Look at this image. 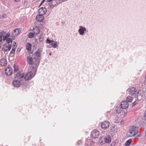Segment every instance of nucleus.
<instances>
[{
  "label": "nucleus",
  "instance_id": "obj_28",
  "mask_svg": "<svg viewBox=\"0 0 146 146\" xmlns=\"http://www.w3.org/2000/svg\"><path fill=\"white\" fill-rule=\"evenodd\" d=\"M24 74L23 73L21 74L20 77L19 78V79L21 80H22L25 79Z\"/></svg>",
  "mask_w": 146,
  "mask_h": 146
},
{
  "label": "nucleus",
  "instance_id": "obj_13",
  "mask_svg": "<svg viewBox=\"0 0 146 146\" xmlns=\"http://www.w3.org/2000/svg\"><path fill=\"white\" fill-rule=\"evenodd\" d=\"M40 31V28L38 27H35L33 29V32L34 34L37 35L38 34Z\"/></svg>",
  "mask_w": 146,
  "mask_h": 146
},
{
  "label": "nucleus",
  "instance_id": "obj_2",
  "mask_svg": "<svg viewBox=\"0 0 146 146\" xmlns=\"http://www.w3.org/2000/svg\"><path fill=\"white\" fill-rule=\"evenodd\" d=\"M139 131V127L134 126L130 127L127 133V135L128 137H131L136 135Z\"/></svg>",
  "mask_w": 146,
  "mask_h": 146
},
{
  "label": "nucleus",
  "instance_id": "obj_31",
  "mask_svg": "<svg viewBox=\"0 0 146 146\" xmlns=\"http://www.w3.org/2000/svg\"><path fill=\"white\" fill-rule=\"evenodd\" d=\"M28 37L30 38H32L34 37V34L32 33H30L28 35Z\"/></svg>",
  "mask_w": 146,
  "mask_h": 146
},
{
  "label": "nucleus",
  "instance_id": "obj_27",
  "mask_svg": "<svg viewBox=\"0 0 146 146\" xmlns=\"http://www.w3.org/2000/svg\"><path fill=\"white\" fill-rule=\"evenodd\" d=\"M44 38L42 35H40L39 38L38 40L39 42H42Z\"/></svg>",
  "mask_w": 146,
  "mask_h": 146
},
{
  "label": "nucleus",
  "instance_id": "obj_42",
  "mask_svg": "<svg viewBox=\"0 0 146 146\" xmlns=\"http://www.w3.org/2000/svg\"><path fill=\"white\" fill-rule=\"evenodd\" d=\"M15 1L16 2H18L19 0H15Z\"/></svg>",
  "mask_w": 146,
  "mask_h": 146
},
{
  "label": "nucleus",
  "instance_id": "obj_24",
  "mask_svg": "<svg viewBox=\"0 0 146 146\" xmlns=\"http://www.w3.org/2000/svg\"><path fill=\"white\" fill-rule=\"evenodd\" d=\"M10 34L9 33H7L5 35L3 38V40L5 41L6 40V39L9 37L10 36Z\"/></svg>",
  "mask_w": 146,
  "mask_h": 146
},
{
  "label": "nucleus",
  "instance_id": "obj_4",
  "mask_svg": "<svg viewBox=\"0 0 146 146\" xmlns=\"http://www.w3.org/2000/svg\"><path fill=\"white\" fill-rule=\"evenodd\" d=\"M129 94L130 95H135L138 96V94H139V92L138 91H137L135 88L133 87L129 89Z\"/></svg>",
  "mask_w": 146,
  "mask_h": 146
},
{
  "label": "nucleus",
  "instance_id": "obj_44",
  "mask_svg": "<svg viewBox=\"0 0 146 146\" xmlns=\"http://www.w3.org/2000/svg\"><path fill=\"white\" fill-rule=\"evenodd\" d=\"M58 0V1H62V0Z\"/></svg>",
  "mask_w": 146,
  "mask_h": 146
},
{
  "label": "nucleus",
  "instance_id": "obj_34",
  "mask_svg": "<svg viewBox=\"0 0 146 146\" xmlns=\"http://www.w3.org/2000/svg\"><path fill=\"white\" fill-rule=\"evenodd\" d=\"M16 49V48H12V49L10 52V53L12 54L14 53L15 52Z\"/></svg>",
  "mask_w": 146,
  "mask_h": 146
},
{
  "label": "nucleus",
  "instance_id": "obj_40",
  "mask_svg": "<svg viewBox=\"0 0 146 146\" xmlns=\"http://www.w3.org/2000/svg\"><path fill=\"white\" fill-rule=\"evenodd\" d=\"M136 104V102H134L133 103L132 106H134Z\"/></svg>",
  "mask_w": 146,
  "mask_h": 146
},
{
  "label": "nucleus",
  "instance_id": "obj_12",
  "mask_svg": "<svg viewBox=\"0 0 146 146\" xmlns=\"http://www.w3.org/2000/svg\"><path fill=\"white\" fill-rule=\"evenodd\" d=\"M129 106V104L127 102L123 101L122 102L121 104V106L122 108L123 109H125L127 108Z\"/></svg>",
  "mask_w": 146,
  "mask_h": 146
},
{
  "label": "nucleus",
  "instance_id": "obj_22",
  "mask_svg": "<svg viewBox=\"0 0 146 146\" xmlns=\"http://www.w3.org/2000/svg\"><path fill=\"white\" fill-rule=\"evenodd\" d=\"M116 123H121L122 122L123 119L121 117H117L116 118Z\"/></svg>",
  "mask_w": 146,
  "mask_h": 146
},
{
  "label": "nucleus",
  "instance_id": "obj_9",
  "mask_svg": "<svg viewBox=\"0 0 146 146\" xmlns=\"http://www.w3.org/2000/svg\"><path fill=\"white\" fill-rule=\"evenodd\" d=\"M109 125V122L108 121H105L102 123L101 126L102 128L106 129L108 128Z\"/></svg>",
  "mask_w": 146,
  "mask_h": 146
},
{
  "label": "nucleus",
  "instance_id": "obj_18",
  "mask_svg": "<svg viewBox=\"0 0 146 146\" xmlns=\"http://www.w3.org/2000/svg\"><path fill=\"white\" fill-rule=\"evenodd\" d=\"M104 139L105 142L108 143H109L111 141L110 136L108 135L105 137Z\"/></svg>",
  "mask_w": 146,
  "mask_h": 146
},
{
  "label": "nucleus",
  "instance_id": "obj_20",
  "mask_svg": "<svg viewBox=\"0 0 146 146\" xmlns=\"http://www.w3.org/2000/svg\"><path fill=\"white\" fill-rule=\"evenodd\" d=\"M51 43L52 47L54 48H56L58 46L57 44V42L56 41L52 40Z\"/></svg>",
  "mask_w": 146,
  "mask_h": 146
},
{
  "label": "nucleus",
  "instance_id": "obj_25",
  "mask_svg": "<svg viewBox=\"0 0 146 146\" xmlns=\"http://www.w3.org/2000/svg\"><path fill=\"white\" fill-rule=\"evenodd\" d=\"M126 100L129 102H131L133 100V98L130 96H129L127 97Z\"/></svg>",
  "mask_w": 146,
  "mask_h": 146
},
{
  "label": "nucleus",
  "instance_id": "obj_36",
  "mask_svg": "<svg viewBox=\"0 0 146 146\" xmlns=\"http://www.w3.org/2000/svg\"><path fill=\"white\" fill-rule=\"evenodd\" d=\"M21 74L19 73H17V74L16 75V76L17 77H19L21 75Z\"/></svg>",
  "mask_w": 146,
  "mask_h": 146
},
{
  "label": "nucleus",
  "instance_id": "obj_33",
  "mask_svg": "<svg viewBox=\"0 0 146 146\" xmlns=\"http://www.w3.org/2000/svg\"><path fill=\"white\" fill-rule=\"evenodd\" d=\"M17 45L16 42H14L13 43V48H16Z\"/></svg>",
  "mask_w": 146,
  "mask_h": 146
},
{
  "label": "nucleus",
  "instance_id": "obj_15",
  "mask_svg": "<svg viewBox=\"0 0 146 146\" xmlns=\"http://www.w3.org/2000/svg\"><path fill=\"white\" fill-rule=\"evenodd\" d=\"M41 54L38 52H36L35 53V54H34V55L35 56L34 57V60L37 61V62H38V59L39 58V57L41 55Z\"/></svg>",
  "mask_w": 146,
  "mask_h": 146
},
{
  "label": "nucleus",
  "instance_id": "obj_35",
  "mask_svg": "<svg viewBox=\"0 0 146 146\" xmlns=\"http://www.w3.org/2000/svg\"><path fill=\"white\" fill-rule=\"evenodd\" d=\"M52 40H50L48 38H47L46 40V43H51Z\"/></svg>",
  "mask_w": 146,
  "mask_h": 146
},
{
  "label": "nucleus",
  "instance_id": "obj_38",
  "mask_svg": "<svg viewBox=\"0 0 146 146\" xmlns=\"http://www.w3.org/2000/svg\"><path fill=\"white\" fill-rule=\"evenodd\" d=\"M45 0H43V1H42L41 2V3L40 4V6L42 5L43 4V3H44V1Z\"/></svg>",
  "mask_w": 146,
  "mask_h": 146
},
{
  "label": "nucleus",
  "instance_id": "obj_6",
  "mask_svg": "<svg viewBox=\"0 0 146 146\" xmlns=\"http://www.w3.org/2000/svg\"><path fill=\"white\" fill-rule=\"evenodd\" d=\"M86 30V29L85 27L81 26H80L78 32L80 35H84V32Z\"/></svg>",
  "mask_w": 146,
  "mask_h": 146
},
{
  "label": "nucleus",
  "instance_id": "obj_7",
  "mask_svg": "<svg viewBox=\"0 0 146 146\" xmlns=\"http://www.w3.org/2000/svg\"><path fill=\"white\" fill-rule=\"evenodd\" d=\"M99 135V132L96 130H94L91 132V136L93 138L95 139L98 138Z\"/></svg>",
  "mask_w": 146,
  "mask_h": 146
},
{
  "label": "nucleus",
  "instance_id": "obj_32",
  "mask_svg": "<svg viewBox=\"0 0 146 146\" xmlns=\"http://www.w3.org/2000/svg\"><path fill=\"white\" fill-rule=\"evenodd\" d=\"M48 4L49 5V7L50 8V9H52L54 7L52 3H48L47 4V5Z\"/></svg>",
  "mask_w": 146,
  "mask_h": 146
},
{
  "label": "nucleus",
  "instance_id": "obj_37",
  "mask_svg": "<svg viewBox=\"0 0 146 146\" xmlns=\"http://www.w3.org/2000/svg\"><path fill=\"white\" fill-rule=\"evenodd\" d=\"M2 37L0 35V44H1L2 43Z\"/></svg>",
  "mask_w": 146,
  "mask_h": 146
},
{
  "label": "nucleus",
  "instance_id": "obj_23",
  "mask_svg": "<svg viewBox=\"0 0 146 146\" xmlns=\"http://www.w3.org/2000/svg\"><path fill=\"white\" fill-rule=\"evenodd\" d=\"M12 39L13 38H12L11 39L10 38H7V39H6L5 40H6V42L7 43V44H9V43H11L10 44H11V43L13 41Z\"/></svg>",
  "mask_w": 146,
  "mask_h": 146
},
{
  "label": "nucleus",
  "instance_id": "obj_14",
  "mask_svg": "<svg viewBox=\"0 0 146 146\" xmlns=\"http://www.w3.org/2000/svg\"><path fill=\"white\" fill-rule=\"evenodd\" d=\"M21 84L20 82L18 80H14L13 82V85L16 87H19Z\"/></svg>",
  "mask_w": 146,
  "mask_h": 146
},
{
  "label": "nucleus",
  "instance_id": "obj_8",
  "mask_svg": "<svg viewBox=\"0 0 146 146\" xmlns=\"http://www.w3.org/2000/svg\"><path fill=\"white\" fill-rule=\"evenodd\" d=\"M20 29H17L14 30L12 32L11 34L12 38H13V37L18 35L20 33Z\"/></svg>",
  "mask_w": 146,
  "mask_h": 146
},
{
  "label": "nucleus",
  "instance_id": "obj_41",
  "mask_svg": "<svg viewBox=\"0 0 146 146\" xmlns=\"http://www.w3.org/2000/svg\"><path fill=\"white\" fill-rule=\"evenodd\" d=\"M53 0H47V1L48 3L52 1Z\"/></svg>",
  "mask_w": 146,
  "mask_h": 146
},
{
  "label": "nucleus",
  "instance_id": "obj_26",
  "mask_svg": "<svg viewBox=\"0 0 146 146\" xmlns=\"http://www.w3.org/2000/svg\"><path fill=\"white\" fill-rule=\"evenodd\" d=\"M123 108L120 107H119L116 110L117 112L118 113H121V111H122Z\"/></svg>",
  "mask_w": 146,
  "mask_h": 146
},
{
  "label": "nucleus",
  "instance_id": "obj_43",
  "mask_svg": "<svg viewBox=\"0 0 146 146\" xmlns=\"http://www.w3.org/2000/svg\"><path fill=\"white\" fill-rule=\"evenodd\" d=\"M52 55L51 53H49V55Z\"/></svg>",
  "mask_w": 146,
  "mask_h": 146
},
{
  "label": "nucleus",
  "instance_id": "obj_19",
  "mask_svg": "<svg viewBox=\"0 0 146 146\" xmlns=\"http://www.w3.org/2000/svg\"><path fill=\"white\" fill-rule=\"evenodd\" d=\"M31 46L32 45L31 44L28 43L26 46V48L28 51H30L31 50Z\"/></svg>",
  "mask_w": 146,
  "mask_h": 146
},
{
  "label": "nucleus",
  "instance_id": "obj_5",
  "mask_svg": "<svg viewBox=\"0 0 146 146\" xmlns=\"http://www.w3.org/2000/svg\"><path fill=\"white\" fill-rule=\"evenodd\" d=\"M12 47L11 44H7L3 45L2 48V50L4 51L10 50Z\"/></svg>",
  "mask_w": 146,
  "mask_h": 146
},
{
  "label": "nucleus",
  "instance_id": "obj_30",
  "mask_svg": "<svg viewBox=\"0 0 146 146\" xmlns=\"http://www.w3.org/2000/svg\"><path fill=\"white\" fill-rule=\"evenodd\" d=\"M14 72H16L19 70V68L17 66L14 65Z\"/></svg>",
  "mask_w": 146,
  "mask_h": 146
},
{
  "label": "nucleus",
  "instance_id": "obj_17",
  "mask_svg": "<svg viewBox=\"0 0 146 146\" xmlns=\"http://www.w3.org/2000/svg\"><path fill=\"white\" fill-rule=\"evenodd\" d=\"M7 64V61L6 59H1L0 61V64L2 66H5Z\"/></svg>",
  "mask_w": 146,
  "mask_h": 146
},
{
  "label": "nucleus",
  "instance_id": "obj_10",
  "mask_svg": "<svg viewBox=\"0 0 146 146\" xmlns=\"http://www.w3.org/2000/svg\"><path fill=\"white\" fill-rule=\"evenodd\" d=\"M6 74L8 76H11L13 73V69L10 67L7 68L5 70Z\"/></svg>",
  "mask_w": 146,
  "mask_h": 146
},
{
  "label": "nucleus",
  "instance_id": "obj_11",
  "mask_svg": "<svg viewBox=\"0 0 146 146\" xmlns=\"http://www.w3.org/2000/svg\"><path fill=\"white\" fill-rule=\"evenodd\" d=\"M46 12V9L44 7H41L38 10V13L40 15H44Z\"/></svg>",
  "mask_w": 146,
  "mask_h": 146
},
{
  "label": "nucleus",
  "instance_id": "obj_29",
  "mask_svg": "<svg viewBox=\"0 0 146 146\" xmlns=\"http://www.w3.org/2000/svg\"><path fill=\"white\" fill-rule=\"evenodd\" d=\"M42 50L43 48L42 47H39L38 49L36 52L41 54Z\"/></svg>",
  "mask_w": 146,
  "mask_h": 146
},
{
  "label": "nucleus",
  "instance_id": "obj_1",
  "mask_svg": "<svg viewBox=\"0 0 146 146\" xmlns=\"http://www.w3.org/2000/svg\"><path fill=\"white\" fill-rule=\"evenodd\" d=\"M27 60L28 63L31 65H33V66L30 67L31 69H33V72L35 74L36 71V69L38 66V62H37V61L35 60H33V58L31 57H27Z\"/></svg>",
  "mask_w": 146,
  "mask_h": 146
},
{
  "label": "nucleus",
  "instance_id": "obj_21",
  "mask_svg": "<svg viewBox=\"0 0 146 146\" xmlns=\"http://www.w3.org/2000/svg\"><path fill=\"white\" fill-rule=\"evenodd\" d=\"M132 141V140L130 139L127 140L125 142V145L126 146H129L130 145Z\"/></svg>",
  "mask_w": 146,
  "mask_h": 146
},
{
  "label": "nucleus",
  "instance_id": "obj_3",
  "mask_svg": "<svg viewBox=\"0 0 146 146\" xmlns=\"http://www.w3.org/2000/svg\"><path fill=\"white\" fill-rule=\"evenodd\" d=\"M33 69H31V68H30L29 70V71L25 76V80H28L31 79L33 76V77H34L36 74H34L33 72ZM35 73H36V72Z\"/></svg>",
  "mask_w": 146,
  "mask_h": 146
},
{
  "label": "nucleus",
  "instance_id": "obj_39",
  "mask_svg": "<svg viewBox=\"0 0 146 146\" xmlns=\"http://www.w3.org/2000/svg\"><path fill=\"white\" fill-rule=\"evenodd\" d=\"M144 117L145 119V120H146V111H145V113Z\"/></svg>",
  "mask_w": 146,
  "mask_h": 146
},
{
  "label": "nucleus",
  "instance_id": "obj_16",
  "mask_svg": "<svg viewBox=\"0 0 146 146\" xmlns=\"http://www.w3.org/2000/svg\"><path fill=\"white\" fill-rule=\"evenodd\" d=\"M36 20L39 22L42 21L44 19V17L43 15H38L36 17Z\"/></svg>",
  "mask_w": 146,
  "mask_h": 146
}]
</instances>
